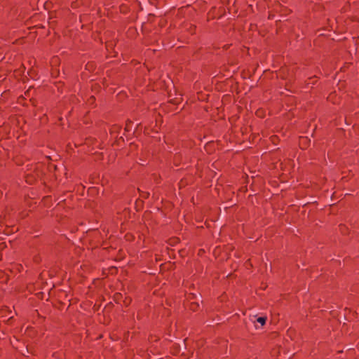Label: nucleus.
I'll return each mask as SVG.
<instances>
[{"instance_id": "nucleus-2", "label": "nucleus", "mask_w": 359, "mask_h": 359, "mask_svg": "<svg viewBox=\"0 0 359 359\" xmlns=\"http://www.w3.org/2000/svg\"><path fill=\"white\" fill-rule=\"evenodd\" d=\"M196 306H198V305H193L192 309H195Z\"/></svg>"}, {"instance_id": "nucleus-1", "label": "nucleus", "mask_w": 359, "mask_h": 359, "mask_svg": "<svg viewBox=\"0 0 359 359\" xmlns=\"http://www.w3.org/2000/svg\"><path fill=\"white\" fill-rule=\"evenodd\" d=\"M266 318L265 317H259L257 319V323H259L261 326H263L266 323Z\"/></svg>"}]
</instances>
